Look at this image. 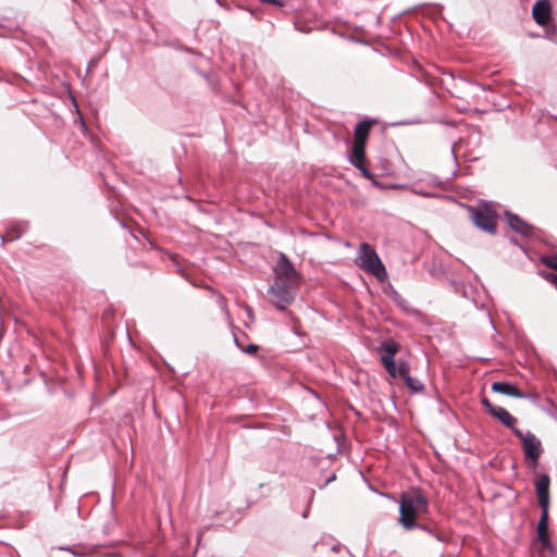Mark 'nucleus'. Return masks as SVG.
<instances>
[{
  "label": "nucleus",
  "instance_id": "obj_1",
  "mask_svg": "<svg viewBox=\"0 0 557 557\" xmlns=\"http://www.w3.org/2000/svg\"><path fill=\"white\" fill-rule=\"evenodd\" d=\"M428 511L429 502L421 490L412 488L400 494L398 523L405 530L416 529V525H418L417 519Z\"/></svg>",
  "mask_w": 557,
  "mask_h": 557
},
{
  "label": "nucleus",
  "instance_id": "obj_2",
  "mask_svg": "<svg viewBox=\"0 0 557 557\" xmlns=\"http://www.w3.org/2000/svg\"><path fill=\"white\" fill-rule=\"evenodd\" d=\"M357 264L363 271L383 282L387 277L386 269L376 251L368 243H362L358 249Z\"/></svg>",
  "mask_w": 557,
  "mask_h": 557
},
{
  "label": "nucleus",
  "instance_id": "obj_3",
  "mask_svg": "<svg viewBox=\"0 0 557 557\" xmlns=\"http://www.w3.org/2000/svg\"><path fill=\"white\" fill-rule=\"evenodd\" d=\"M513 434L522 443L524 458L529 467L535 468L543 453L541 441L531 431L523 433L521 430H513Z\"/></svg>",
  "mask_w": 557,
  "mask_h": 557
},
{
  "label": "nucleus",
  "instance_id": "obj_4",
  "mask_svg": "<svg viewBox=\"0 0 557 557\" xmlns=\"http://www.w3.org/2000/svg\"><path fill=\"white\" fill-rule=\"evenodd\" d=\"M297 285L282 282V280H274L273 284L269 287L268 294L271 298V302L276 309L283 311L294 300V288Z\"/></svg>",
  "mask_w": 557,
  "mask_h": 557
},
{
  "label": "nucleus",
  "instance_id": "obj_5",
  "mask_svg": "<svg viewBox=\"0 0 557 557\" xmlns=\"http://www.w3.org/2000/svg\"><path fill=\"white\" fill-rule=\"evenodd\" d=\"M471 220L478 228L488 234H495L497 213L488 206L484 205L473 209Z\"/></svg>",
  "mask_w": 557,
  "mask_h": 557
},
{
  "label": "nucleus",
  "instance_id": "obj_6",
  "mask_svg": "<svg viewBox=\"0 0 557 557\" xmlns=\"http://www.w3.org/2000/svg\"><path fill=\"white\" fill-rule=\"evenodd\" d=\"M274 280H282V282L292 283L298 285L299 274L296 271L294 264L284 252H280L277 267L274 270Z\"/></svg>",
  "mask_w": 557,
  "mask_h": 557
},
{
  "label": "nucleus",
  "instance_id": "obj_7",
  "mask_svg": "<svg viewBox=\"0 0 557 557\" xmlns=\"http://www.w3.org/2000/svg\"><path fill=\"white\" fill-rule=\"evenodd\" d=\"M504 216L508 226L516 233L523 237H532L534 235L535 227L520 218L518 214L510 211H505Z\"/></svg>",
  "mask_w": 557,
  "mask_h": 557
},
{
  "label": "nucleus",
  "instance_id": "obj_8",
  "mask_svg": "<svg viewBox=\"0 0 557 557\" xmlns=\"http://www.w3.org/2000/svg\"><path fill=\"white\" fill-rule=\"evenodd\" d=\"M549 475L546 473L539 475L535 481V492L541 510H544V508L548 510L549 508Z\"/></svg>",
  "mask_w": 557,
  "mask_h": 557
},
{
  "label": "nucleus",
  "instance_id": "obj_9",
  "mask_svg": "<svg viewBox=\"0 0 557 557\" xmlns=\"http://www.w3.org/2000/svg\"><path fill=\"white\" fill-rule=\"evenodd\" d=\"M550 13L552 7L548 0H539L534 3L532 16L539 25H547L550 21Z\"/></svg>",
  "mask_w": 557,
  "mask_h": 557
},
{
  "label": "nucleus",
  "instance_id": "obj_10",
  "mask_svg": "<svg viewBox=\"0 0 557 557\" xmlns=\"http://www.w3.org/2000/svg\"><path fill=\"white\" fill-rule=\"evenodd\" d=\"M494 393H499L506 396L515 397V398H524L525 394L518 388L515 384L509 382H493L491 386Z\"/></svg>",
  "mask_w": 557,
  "mask_h": 557
},
{
  "label": "nucleus",
  "instance_id": "obj_11",
  "mask_svg": "<svg viewBox=\"0 0 557 557\" xmlns=\"http://www.w3.org/2000/svg\"><path fill=\"white\" fill-rule=\"evenodd\" d=\"M374 123V120L369 119L358 122L354 129V143L367 146L370 129Z\"/></svg>",
  "mask_w": 557,
  "mask_h": 557
},
{
  "label": "nucleus",
  "instance_id": "obj_12",
  "mask_svg": "<svg viewBox=\"0 0 557 557\" xmlns=\"http://www.w3.org/2000/svg\"><path fill=\"white\" fill-rule=\"evenodd\" d=\"M537 539L542 545L548 549H552V543L548 536V510L544 508L541 512V517L537 523Z\"/></svg>",
  "mask_w": 557,
  "mask_h": 557
},
{
  "label": "nucleus",
  "instance_id": "obj_13",
  "mask_svg": "<svg viewBox=\"0 0 557 557\" xmlns=\"http://www.w3.org/2000/svg\"><path fill=\"white\" fill-rule=\"evenodd\" d=\"M491 416L497 419L503 425L510 429L512 433L513 430H519L515 426L517 419L505 408L497 406L496 409H493V413Z\"/></svg>",
  "mask_w": 557,
  "mask_h": 557
},
{
  "label": "nucleus",
  "instance_id": "obj_14",
  "mask_svg": "<svg viewBox=\"0 0 557 557\" xmlns=\"http://www.w3.org/2000/svg\"><path fill=\"white\" fill-rule=\"evenodd\" d=\"M392 299L393 301L403 310L405 311L407 314L409 315H413V317H420L421 315V311L413 308L409 301L407 299H405L399 293H397L396 290H394L392 293Z\"/></svg>",
  "mask_w": 557,
  "mask_h": 557
},
{
  "label": "nucleus",
  "instance_id": "obj_15",
  "mask_svg": "<svg viewBox=\"0 0 557 557\" xmlns=\"http://www.w3.org/2000/svg\"><path fill=\"white\" fill-rule=\"evenodd\" d=\"M366 145L352 144L351 150L348 154V161L354 165L360 162H366Z\"/></svg>",
  "mask_w": 557,
  "mask_h": 557
},
{
  "label": "nucleus",
  "instance_id": "obj_16",
  "mask_svg": "<svg viewBox=\"0 0 557 557\" xmlns=\"http://www.w3.org/2000/svg\"><path fill=\"white\" fill-rule=\"evenodd\" d=\"M398 348L399 344L393 339H386L379 346V350L384 351L382 356H391L392 359H395V355L398 351Z\"/></svg>",
  "mask_w": 557,
  "mask_h": 557
},
{
  "label": "nucleus",
  "instance_id": "obj_17",
  "mask_svg": "<svg viewBox=\"0 0 557 557\" xmlns=\"http://www.w3.org/2000/svg\"><path fill=\"white\" fill-rule=\"evenodd\" d=\"M24 227L22 225H13L11 226L7 234L5 235H0V240H1V245L3 246L4 245V242L8 239V240H15V239H18L23 233H24Z\"/></svg>",
  "mask_w": 557,
  "mask_h": 557
},
{
  "label": "nucleus",
  "instance_id": "obj_18",
  "mask_svg": "<svg viewBox=\"0 0 557 557\" xmlns=\"http://www.w3.org/2000/svg\"><path fill=\"white\" fill-rule=\"evenodd\" d=\"M381 362L385 368L386 372L389 374V376H392L393 379L399 376L395 359H392L391 356H381Z\"/></svg>",
  "mask_w": 557,
  "mask_h": 557
},
{
  "label": "nucleus",
  "instance_id": "obj_19",
  "mask_svg": "<svg viewBox=\"0 0 557 557\" xmlns=\"http://www.w3.org/2000/svg\"><path fill=\"white\" fill-rule=\"evenodd\" d=\"M403 380L411 393H421L424 391V384L420 380L412 377L410 374L406 375Z\"/></svg>",
  "mask_w": 557,
  "mask_h": 557
},
{
  "label": "nucleus",
  "instance_id": "obj_20",
  "mask_svg": "<svg viewBox=\"0 0 557 557\" xmlns=\"http://www.w3.org/2000/svg\"><path fill=\"white\" fill-rule=\"evenodd\" d=\"M451 285L456 293L461 294L465 298H472L474 288L472 285H467L462 282L451 281Z\"/></svg>",
  "mask_w": 557,
  "mask_h": 557
},
{
  "label": "nucleus",
  "instance_id": "obj_21",
  "mask_svg": "<svg viewBox=\"0 0 557 557\" xmlns=\"http://www.w3.org/2000/svg\"><path fill=\"white\" fill-rule=\"evenodd\" d=\"M234 343L239 350L251 356L256 355L259 349L258 345L252 343L248 345L240 344V338L236 334H234Z\"/></svg>",
  "mask_w": 557,
  "mask_h": 557
},
{
  "label": "nucleus",
  "instance_id": "obj_22",
  "mask_svg": "<svg viewBox=\"0 0 557 557\" xmlns=\"http://www.w3.org/2000/svg\"><path fill=\"white\" fill-rule=\"evenodd\" d=\"M416 528L426 532L428 534L433 536L438 542H445L446 541V536H445L444 533L437 532L436 530H434L433 528H431L426 523L418 522V525H416Z\"/></svg>",
  "mask_w": 557,
  "mask_h": 557
},
{
  "label": "nucleus",
  "instance_id": "obj_23",
  "mask_svg": "<svg viewBox=\"0 0 557 557\" xmlns=\"http://www.w3.org/2000/svg\"><path fill=\"white\" fill-rule=\"evenodd\" d=\"M354 166L356 169H358L361 173V175L367 178V180H371L373 183H376L373 174L370 172V170L367 168L366 165V162H360V163H357V164H354Z\"/></svg>",
  "mask_w": 557,
  "mask_h": 557
},
{
  "label": "nucleus",
  "instance_id": "obj_24",
  "mask_svg": "<svg viewBox=\"0 0 557 557\" xmlns=\"http://www.w3.org/2000/svg\"><path fill=\"white\" fill-rule=\"evenodd\" d=\"M542 262L546 267L557 271V255L545 256L542 258Z\"/></svg>",
  "mask_w": 557,
  "mask_h": 557
},
{
  "label": "nucleus",
  "instance_id": "obj_25",
  "mask_svg": "<svg viewBox=\"0 0 557 557\" xmlns=\"http://www.w3.org/2000/svg\"><path fill=\"white\" fill-rule=\"evenodd\" d=\"M397 370L399 377L404 379L406 375L410 374L409 364L406 361H399L397 363Z\"/></svg>",
  "mask_w": 557,
  "mask_h": 557
},
{
  "label": "nucleus",
  "instance_id": "obj_26",
  "mask_svg": "<svg viewBox=\"0 0 557 557\" xmlns=\"http://www.w3.org/2000/svg\"><path fill=\"white\" fill-rule=\"evenodd\" d=\"M481 405L486 408L490 414L493 413V409H496L497 406L493 405L487 397H482L480 400Z\"/></svg>",
  "mask_w": 557,
  "mask_h": 557
},
{
  "label": "nucleus",
  "instance_id": "obj_27",
  "mask_svg": "<svg viewBox=\"0 0 557 557\" xmlns=\"http://www.w3.org/2000/svg\"><path fill=\"white\" fill-rule=\"evenodd\" d=\"M73 102H74V107L76 109V112L78 114V117H77L78 121L77 122L79 123L82 131L85 132V131H87V125L84 122L83 115H82V113L78 110V106H77L75 99H73Z\"/></svg>",
  "mask_w": 557,
  "mask_h": 557
},
{
  "label": "nucleus",
  "instance_id": "obj_28",
  "mask_svg": "<svg viewBox=\"0 0 557 557\" xmlns=\"http://www.w3.org/2000/svg\"><path fill=\"white\" fill-rule=\"evenodd\" d=\"M429 182L431 185L436 186V187H442L444 185V182L436 175H431L429 177Z\"/></svg>",
  "mask_w": 557,
  "mask_h": 557
},
{
  "label": "nucleus",
  "instance_id": "obj_29",
  "mask_svg": "<svg viewBox=\"0 0 557 557\" xmlns=\"http://www.w3.org/2000/svg\"><path fill=\"white\" fill-rule=\"evenodd\" d=\"M544 277H545L546 281L552 283L556 287V289H557V274L547 272V273L544 274Z\"/></svg>",
  "mask_w": 557,
  "mask_h": 557
},
{
  "label": "nucleus",
  "instance_id": "obj_30",
  "mask_svg": "<svg viewBox=\"0 0 557 557\" xmlns=\"http://www.w3.org/2000/svg\"><path fill=\"white\" fill-rule=\"evenodd\" d=\"M413 191L416 194L424 196V197H429V198L435 197V194H433L431 191H426V190H424L422 188H419L418 186L414 187Z\"/></svg>",
  "mask_w": 557,
  "mask_h": 557
},
{
  "label": "nucleus",
  "instance_id": "obj_31",
  "mask_svg": "<svg viewBox=\"0 0 557 557\" xmlns=\"http://www.w3.org/2000/svg\"><path fill=\"white\" fill-rule=\"evenodd\" d=\"M261 3H269V4H272L274 7H277V8H283L284 7V1L283 0H259Z\"/></svg>",
  "mask_w": 557,
  "mask_h": 557
},
{
  "label": "nucleus",
  "instance_id": "obj_32",
  "mask_svg": "<svg viewBox=\"0 0 557 557\" xmlns=\"http://www.w3.org/2000/svg\"><path fill=\"white\" fill-rule=\"evenodd\" d=\"M218 302H219V306L220 308L226 313L228 314V310H227V306H226V299L223 297V296H220L219 299H218Z\"/></svg>",
  "mask_w": 557,
  "mask_h": 557
},
{
  "label": "nucleus",
  "instance_id": "obj_33",
  "mask_svg": "<svg viewBox=\"0 0 557 557\" xmlns=\"http://www.w3.org/2000/svg\"><path fill=\"white\" fill-rule=\"evenodd\" d=\"M240 338V344H245L244 341L248 339L247 335L245 333L242 334V336H238Z\"/></svg>",
  "mask_w": 557,
  "mask_h": 557
},
{
  "label": "nucleus",
  "instance_id": "obj_34",
  "mask_svg": "<svg viewBox=\"0 0 557 557\" xmlns=\"http://www.w3.org/2000/svg\"><path fill=\"white\" fill-rule=\"evenodd\" d=\"M307 516H308V511L306 510V511H304L302 517L307 518Z\"/></svg>",
  "mask_w": 557,
  "mask_h": 557
},
{
  "label": "nucleus",
  "instance_id": "obj_35",
  "mask_svg": "<svg viewBox=\"0 0 557 557\" xmlns=\"http://www.w3.org/2000/svg\"><path fill=\"white\" fill-rule=\"evenodd\" d=\"M334 479H335V475L333 474L332 476H330L329 482H330V481H332V480H334Z\"/></svg>",
  "mask_w": 557,
  "mask_h": 557
}]
</instances>
